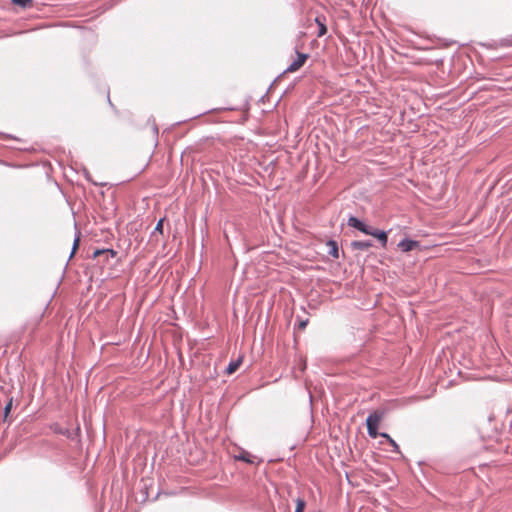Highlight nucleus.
Returning <instances> with one entry per match:
<instances>
[{"label":"nucleus","mask_w":512,"mask_h":512,"mask_svg":"<svg viewBox=\"0 0 512 512\" xmlns=\"http://www.w3.org/2000/svg\"><path fill=\"white\" fill-rule=\"evenodd\" d=\"M93 184H94V185H98V183H97V182H93ZM102 185H103L102 183H100V184H99V186H102Z\"/></svg>","instance_id":"nucleus-23"},{"label":"nucleus","mask_w":512,"mask_h":512,"mask_svg":"<svg viewBox=\"0 0 512 512\" xmlns=\"http://www.w3.org/2000/svg\"><path fill=\"white\" fill-rule=\"evenodd\" d=\"M326 245L327 247L329 248L328 249V254L333 257L334 259H337L339 258V248H338V244L336 241L334 240H328L326 242Z\"/></svg>","instance_id":"nucleus-8"},{"label":"nucleus","mask_w":512,"mask_h":512,"mask_svg":"<svg viewBox=\"0 0 512 512\" xmlns=\"http://www.w3.org/2000/svg\"><path fill=\"white\" fill-rule=\"evenodd\" d=\"M347 225L349 227L355 228L365 235H369L371 233V226L366 225L362 220L355 216H350L347 221Z\"/></svg>","instance_id":"nucleus-2"},{"label":"nucleus","mask_w":512,"mask_h":512,"mask_svg":"<svg viewBox=\"0 0 512 512\" xmlns=\"http://www.w3.org/2000/svg\"><path fill=\"white\" fill-rule=\"evenodd\" d=\"M55 432L58 433V434H61L63 436H66L69 439L74 440L78 436V434L80 432V428L77 427L75 431H72V430H70L68 428L59 427V428L55 429Z\"/></svg>","instance_id":"nucleus-7"},{"label":"nucleus","mask_w":512,"mask_h":512,"mask_svg":"<svg viewBox=\"0 0 512 512\" xmlns=\"http://www.w3.org/2000/svg\"><path fill=\"white\" fill-rule=\"evenodd\" d=\"M86 179L90 181V177H89L88 173H86Z\"/></svg>","instance_id":"nucleus-22"},{"label":"nucleus","mask_w":512,"mask_h":512,"mask_svg":"<svg viewBox=\"0 0 512 512\" xmlns=\"http://www.w3.org/2000/svg\"><path fill=\"white\" fill-rule=\"evenodd\" d=\"M316 23L318 24V37H322L327 33V27L324 24V22L320 19V17H316L315 19Z\"/></svg>","instance_id":"nucleus-10"},{"label":"nucleus","mask_w":512,"mask_h":512,"mask_svg":"<svg viewBox=\"0 0 512 512\" xmlns=\"http://www.w3.org/2000/svg\"><path fill=\"white\" fill-rule=\"evenodd\" d=\"M373 246L371 240H355L351 242V248L353 250L367 251Z\"/></svg>","instance_id":"nucleus-6"},{"label":"nucleus","mask_w":512,"mask_h":512,"mask_svg":"<svg viewBox=\"0 0 512 512\" xmlns=\"http://www.w3.org/2000/svg\"><path fill=\"white\" fill-rule=\"evenodd\" d=\"M105 249H96L94 252H93V258H96L102 254H105Z\"/></svg>","instance_id":"nucleus-19"},{"label":"nucleus","mask_w":512,"mask_h":512,"mask_svg":"<svg viewBox=\"0 0 512 512\" xmlns=\"http://www.w3.org/2000/svg\"><path fill=\"white\" fill-rule=\"evenodd\" d=\"M242 363V357H239L236 360L231 361L228 366L226 367V373L227 374H233L241 365Z\"/></svg>","instance_id":"nucleus-9"},{"label":"nucleus","mask_w":512,"mask_h":512,"mask_svg":"<svg viewBox=\"0 0 512 512\" xmlns=\"http://www.w3.org/2000/svg\"><path fill=\"white\" fill-rule=\"evenodd\" d=\"M163 222H164V219H163V218H162V219H160V220L157 222V224H156V226H155V228H154V230H153V234H155V233H157V232H158V233H160V234H162V233H163Z\"/></svg>","instance_id":"nucleus-16"},{"label":"nucleus","mask_w":512,"mask_h":512,"mask_svg":"<svg viewBox=\"0 0 512 512\" xmlns=\"http://www.w3.org/2000/svg\"><path fill=\"white\" fill-rule=\"evenodd\" d=\"M305 505H306V502L303 499L298 498L296 500L295 512H303L304 508H305Z\"/></svg>","instance_id":"nucleus-13"},{"label":"nucleus","mask_w":512,"mask_h":512,"mask_svg":"<svg viewBox=\"0 0 512 512\" xmlns=\"http://www.w3.org/2000/svg\"><path fill=\"white\" fill-rule=\"evenodd\" d=\"M383 417L384 412L381 410H375L371 412L366 418L367 433L371 438H377L378 436H380L382 438L387 439L389 444L392 446V451L399 453L400 448L399 445L395 442V440L391 438V436L386 432H378V426Z\"/></svg>","instance_id":"nucleus-1"},{"label":"nucleus","mask_w":512,"mask_h":512,"mask_svg":"<svg viewBox=\"0 0 512 512\" xmlns=\"http://www.w3.org/2000/svg\"><path fill=\"white\" fill-rule=\"evenodd\" d=\"M236 460L244 461L246 463H253V461L250 459V455L243 451L241 454L235 456Z\"/></svg>","instance_id":"nucleus-11"},{"label":"nucleus","mask_w":512,"mask_h":512,"mask_svg":"<svg viewBox=\"0 0 512 512\" xmlns=\"http://www.w3.org/2000/svg\"><path fill=\"white\" fill-rule=\"evenodd\" d=\"M11 2L15 5H19L23 8H27L31 6L32 0H11Z\"/></svg>","instance_id":"nucleus-12"},{"label":"nucleus","mask_w":512,"mask_h":512,"mask_svg":"<svg viewBox=\"0 0 512 512\" xmlns=\"http://www.w3.org/2000/svg\"><path fill=\"white\" fill-rule=\"evenodd\" d=\"M79 242H80V236L76 235V237L74 238V241H73V246H72V251H71V254H70V258L74 255V253L78 249Z\"/></svg>","instance_id":"nucleus-15"},{"label":"nucleus","mask_w":512,"mask_h":512,"mask_svg":"<svg viewBox=\"0 0 512 512\" xmlns=\"http://www.w3.org/2000/svg\"><path fill=\"white\" fill-rule=\"evenodd\" d=\"M418 245L419 243L417 241L408 238H404L398 243V247L402 252L412 251Z\"/></svg>","instance_id":"nucleus-5"},{"label":"nucleus","mask_w":512,"mask_h":512,"mask_svg":"<svg viewBox=\"0 0 512 512\" xmlns=\"http://www.w3.org/2000/svg\"><path fill=\"white\" fill-rule=\"evenodd\" d=\"M12 401H13V399L10 398V400L8 401V403L4 407V411H3L4 412V418H6L9 415V413H10V411L12 409Z\"/></svg>","instance_id":"nucleus-17"},{"label":"nucleus","mask_w":512,"mask_h":512,"mask_svg":"<svg viewBox=\"0 0 512 512\" xmlns=\"http://www.w3.org/2000/svg\"><path fill=\"white\" fill-rule=\"evenodd\" d=\"M79 242H80V236L76 235V237L74 238V241H73V246H72V251H71V254H70V258L74 255V253L78 249Z\"/></svg>","instance_id":"nucleus-14"},{"label":"nucleus","mask_w":512,"mask_h":512,"mask_svg":"<svg viewBox=\"0 0 512 512\" xmlns=\"http://www.w3.org/2000/svg\"><path fill=\"white\" fill-rule=\"evenodd\" d=\"M153 130H154L155 135L158 136V133H159L158 127L154 126Z\"/></svg>","instance_id":"nucleus-21"},{"label":"nucleus","mask_w":512,"mask_h":512,"mask_svg":"<svg viewBox=\"0 0 512 512\" xmlns=\"http://www.w3.org/2000/svg\"><path fill=\"white\" fill-rule=\"evenodd\" d=\"M297 321H298V328L300 330H303L306 328L309 320L306 318V319H300L299 317H297Z\"/></svg>","instance_id":"nucleus-18"},{"label":"nucleus","mask_w":512,"mask_h":512,"mask_svg":"<svg viewBox=\"0 0 512 512\" xmlns=\"http://www.w3.org/2000/svg\"><path fill=\"white\" fill-rule=\"evenodd\" d=\"M105 254L107 255H110L111 257H115L116 256V251H114L113 249H105Z\"/></svg>","instance_id":"nucleus-20"},{"label":"nucleus","mask_w":512,"mask_h":512,"mask_svg":"<svg viewBox=\"0 0 512 512\" xmlns=\"http://www.w3.org/2000/svg\"><path fill=\"white\" fill-rule=\"evenodd\" d=\"M369 235L375 237L376 239H378V241L381 243V246L383 248H385L387 246L388 233L386 231L379 230V229H376V228L372 227L371 233Z\"/></svg>","instance_id":"nucleus-4"},{"label":"nucleus","mask_w":512,"mask_h":512,"mask_svg":"<svg viewBox=\"0 0 512 512\" xmlns=\"http://www.w3.org/2000/svg\"><path fill=\"white\" fill-rule=\"evenodd\" d=\"M297 58L285 69L284 72H295L299 70L306 60L308 59L309 55L307 53H302L296 50Z\"/></svg>","instance_id":"nucleus-3"}]
</instances>
